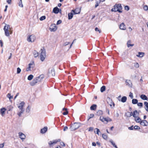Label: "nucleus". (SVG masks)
Wrapping results in <instances>:
<instances>
[{
	"instance_id": "nucleus-1",
	"label": "nucleus",
	"mask_w": 148,
	"mask_h": 148,
	"mask_svg": "<svg viewBox=\"0 0 148 148\" xmlns=\"http://www.w3.org/2000/svg\"><path fill=\"white\" fill-rule=\"evenodd\" d=\"M122 9L121 5L120 4H116L114 6V8L112 9V12H118L119 13H122V11L121 10Z\"/></svg>"
},
{
	"instance_id": "nucleus-2",
	"label": "nucleus",
	"mask_w": 148,
	"mask_h": 148,
	"mask_svg": "<svg viewBox=\"0 0 148 148\" xmlns=\"http://www.w3.org/2000/svg\"><path fill=\"white\" fill-rule=\"evenodd\" d=\"M3 30L5 32V35L7 36H9L10 32V34L12 33L11 29L10 27V25H9L6 24L4 27Z\"/></svg>"
},
{
	"instance_id": "nucleus-3",
	"label": "nucleus",
	"mask_w": 148,
	"mask_h": 148,
	"mask_svg": "<svg viewBox=\"0 0 148 148\" xmlns=\"http://www.w3.org/2000/svg\"><path fill=\"white\" fill-rule=\"evenodd\" d=\"M80 127L79 123H74L70 127V129L71 131H73L78 128Z\"/></svg>"
},
{
	"instance_id": "nucleus-4",
	"label": "nucleus",
	"mask_w": 148,
	"mask_h": 148,
	"mask_svg": "<svg viewBox=\"0 0 148 148\" xmlns=\"http://www.w3.org/2000/svg\"><path fill=\"white\" fill-rule=\"evenodd\" d=\"M107 103L110 105L112 108H113L114 107L115 104L113 102L112 100L110 97H108L107 98Z\"/></svg>"
},
{
	"instance_id": "nucleus-5",
	"label": "nucleus",
	"mask_w": 148,
	"mask_h": 148,
	"mask_svg": "<svg viewBox=\"0 0 148 148\" xmlns=\"http://www.w3.org/2000/svg\"><path fill=\"white\" fill-rule=\"evenodd\" d=\"M40 60L42 61H43L46 57V53L45 50L41 49V52L40 54Z\"/></svg>"
},
{
	"instance_id": "nucleus-6",
	"label": "nucleus",
	"mask_w": 148,
	"mask_h": 148,
	"mask_svg": "<svg viewBox=\"0 0 148 148\" xmlns=\"http://www.w3.org/2000/svg\"><path fill=\"white\" fill-rule=\"evenodd\" d=\"M36 39V38L34 35H30L27 38V40L29 42H34Z\"/></svg>"
},
{
	"instance_id": "nucleus-7",
	"label": "nucleus",
	"mask_w": 148,
	"mask_h": 148,
	"mask_svg": "<svg viewBox=\"0 0 148 148\" xmlns=\"http://www.w3.org/2000/svg\"><path fill=\"white\" fill-rule=\"evenodd\" d=\"M57 29V27L56 25L54 24H53L51 25L49 29L51 32H55Z\"/></svg>"
},
{
	"instance_id": "nucleus-8",
	"label": "nucleus",
	"mask_w": 148,
	"mask_h": 148,
	"mask_svg": "<svg viewBox=\"0 0 148 148\" xmlns=\"http://www.w3.org/2000/svg\"><path fill=\"white\" fill-rule=\"evenodd\" d=\"M44 75L43 74H42L38 77H37L35 78L36 81L37 82H38L41 81V80L44 77Z\"/></svg>"
},
{
	"instance_id": "nucleus-9",
	"label": "nucleus",
	"mask_w": 148,
	"mask_h": 148,
	"mask_svg": "<svg viewBox=\"0 0 148 148\" xmlns=\"http://www.w3.org/2000/svg\"><path fill=\"white\" fill-rule=\"evenodd\" d=\"M34 62H32V63H30L29 64V67L26 69V71H31V68H34Z\"/></svg>"
},
{
	"instance_id": "nucleus-10",
	"label": "nucleus",
	"mask_w": 148,
	"mask_h": 148,
	"mask_svg": "<svg viewBox=\"0 0 148 148\" xmlns=\"http://www.w3.org/2000/svg\"><path fill=\"white\" fill-rule=\"evenodd\" d=\"M80 10L78 8H76L74 10H72L71 12H73L74 14H79L80 12Z\"/></svg>"
},
{
	"instance_id": "nucleus-11",
	"label": "nucleus",
	"mask_w": 148,
	"mask_h": 148,
	"mask_svg": "<svg viewBox=\"0 0 148 148\" xmlns=\"http://www.w3.org/2000/svg\"><path fill=\"white\" fill-rule=\"evenodd\" d=\"M148 123V122L146 120H143V121H141L140 122V124L143 126H147V123Z\"/></svg>"
},
{
	"instance_id": "nucleus-12",
	"label": "nucleus",
	"mask_w": 148,
	"mask_h": 148,
	"mask_svg": "<svg viewBox=\"0 0 148 148\" xmlns=\"http://www.w3.org/2000/svg\"><path fill=\"white\" fill-rule=\"evenodd\" d=\"M59 10V9L57 7H56L53 8V12L54 13L57 14L60 12Z\"/></svg>"
},
{
	"instance_id": "nucleus-13",
	"label": "nucleus",
	"mask_w": 148,
	"mask_h": 148,
	"mask_svg": "<svg viewBox=\"0 0 148 148\" xmlns=\"http://www.w3.org/2000/svg\"><path fill=\"white\" fill-rule=\"evenodd\" d=\"M20 138L22 140L24 139L25 138V135L22 132L18 133Z\"/></svg>"
},
{
	"instance_id": "nucleus-14",
	"label": "nucleus",
	"mask_w": 148,
	"mask_h": 148,
	"mask_svg": "<svg viewBox=\"0 0 148 148\" xmlns=\"http://www.w3.org/2000/svg\"><path fill=\"white\" fill-rule=\"evenodd\" d=\"M25 104V103L22 101L19 104V106H18V108L20 110H23L24 109L23 108V106Z\"/></svg>"
},
{
	"instance_id": "nucleus-15",
	"label": "nucleus",
	"mask_w": 148,
	"mask_h": 148,
	"mask_svg": "<svg viewBox=\"0 0 148 148\" xmlns=\"http://www.w3.org/2000/svg\"><path fill=\"white\" fill-rule=\"evenodd\" d=\"M97 105L96 104H93L90 107V109L92 110H95L97 108Z\"/></svg>"
},
{
	"instance_id": "nucleus-16",
	"label": "nucleus",
	"mask_w": 148,
	"mask_h": 148,
	"mask_svg": "<svg viewBox=\"0 0 148 148\" xmlns=\"http://www.w3.org/2000/svg\"><path fill=\"white\" fill-rule=\"evenodd\" d=\"M120 28L121 29L125 30L126 29L125 25H124V23H121L120 25Z\"/></svg>"
},
{
	"instance_id": "nucleus-17",
	"label": "nucleus",
	"mask_w": 148,
	"mask_h": 148,
	"mask_svg": "<svg viewBox=\"0 0 148 148\" xmlns=\"http://www.w3.org/2000/svg\"><path fill=\"white\" fill-rule=\"evenodd\" d=\"M47 130V127H45L42 129H41L40 130V132L42 134L45 133Z\"/></svg>"
},
{
	"instance_id": "nucleus-18",
	"label": "nucleus",
	"mask_w": 148,
	"mask_h": 148,
	"mask_svg": "<svg viewBox=\"0 0 148 148\" xmlns=\"http://www.w3.org/2000/svg\"><path fill=\"white\" fill-rule=\"evenodd\" d=\"M140 98L143 100H147L148 98L147 96L144 95H142L140 96Z\"/></svg>"
},
{
	"instance_id": "nucleus-19",
	"label": "nucleus",
	"mask_w": 148,
	"mask_h": 148,
	"mask_svg": "<svg viewBox=\"0 0 148 148\" xmlns=\"http://www.w3.org/2000/svg\"><path fill=\"white\" fill-rule=\"evenodd\" d=\"M6 109L5 108H2L0 110L1 114L2 116H3V114H5Z\"/></svg>"
},
{
	"instance_id": "nucleus-20",
	"label": "nucleus",
	"mask_w": 148,
	"mask_h": 148,
	"mask_svg": "<svg viewBox=\"0 0 148 148\" xmlns=\"http://www.w3.org/2000/svg\"><path fill=\"white\" fill-rule=\"evenodd\" d=\"M37 83V82H36V79L35 78H34L32 82H30V84L32 86H34Z\"/></svg>"
},
{
	"instance_id": "nucleus-21",
	"label": "nucleus",
	"mask_w": 148,
	"mask_h": 148,
	"mask_svg": "<svg viewBox=\"0 0 148 148\" xmlns=\"http://www.w3.org/2000/svg\"><path fill=\"white\" fill-rule=\"evenodd\" d=\"M127 100V98L126 97V96H123V97L121 100H119V101H121L123 103H125V102Z\"/></svg>"
},
{
	"instance_id": "nucleus-22",
	"label": "nucleus",
	"mask_w": 148,
	"mask_h": 148,
	"mask_svg": "<svg viewBox=\"0 0 148 148\" xmlns=\"http://www.w3.org/2000/svg\"><path fill=\"white\" fill-rule=\"evenodd\" d=\"M73 16V14L72 12L69 13L68 14V19L70 20L71 19Z\"/></svg>"
},
{
	"instance_id": "nucleus-23",
	"label": "nucleus",
	"mask_w": 148,
	"mask_h": 148,
	"mask_svg": "<svg viewBox=\"0 0 148 148\" xmlns=\"http://www.w3.org/2000/svg\"><path fill=\"white\" fill-rule=\"evenodd\" d=\"M138 55H137V56L140 58L143 57L144 55V53L143 52H138Z\"/></svg>"
},
{
	"instance_id": "nucleus-24",
	"label": "nucleus",
	"mask_w": 148,
	"mask_h": 148,
	"mask_svg": "<svg viewBox=\"0 0 148 148\" xmlns=\"http://www.w3.org/2000/svg\"><path fill=\"white\" fill-rule=\"evenodd\" d=\"M49 73H51V74L53 76H54L55 75V71L54 69V68H52L51 69V71L49 72Z\"/></svg>"
},
{
	"instance_id": "nucleus-25",
	"label": "nucleus",
	"mask_w": 148,
	"mask_h": 148,
	"mask_svg": "<svg viewBox=\"0 0 148 148\" xmlns=\"http://www.w3.org/2000/svg\"><path fill=\"white\" fill-rule=\"evenodd\" d=\"M33 54L34 57H37L39 55L38 52L36 50L34 51L33 52Z\"/></svg>"
},
{
	"instance_id": "nucleus-26",
	"label": "nucleus",
	"mask_w": 148,
	"mask_h": 148,
	"mask_svg": "<svg viewBox=\"0 0 148 148\" xmlns=\"http://www.w3.org/2000/svg\"><path fill=\"white\" fill-rule=\"evenodd\" d=\"M135 120L136 121L137 123H140L141 121V119L138 116H136V118H135Z\"/></svg>"
},
{
	"instance_id": "nucleus-27",
	"label": "nucleus",
	"mask_w": 148,
	"mask_h": 148,
	"mask_svg": "<svg viewBox=\"0 0 148 148\" xmlns=\"http://www.w3.org/2000/svg\"><path fill=\"white\" fill-rule=\"evenodd\" d=\"M110 142L111 143L112 145L113 146L115 147V148H118L117 147V146L115 145V143L113 141L110 140Z\"/></svg>"
},
{
	"instance_id": "nucleus-28",
	"label": "nucleus",
	"mask_w": 148,
	"mask_h": 148,
	"mask_svg": "<svg viewBox=\"0 0 148 148\" xmlns=\"http://www.w3.org/2000/svg\"><path fill=\"white\" fill-rule=\"evenodd\" d=\"M103 113V111L101 110H98L97 112V115L99 116L102 114Z\"/></svg>"
},
{
	"instance_id": "nucleus-29",
	"label": "nucleus",
	"mask_w": 148,
	"mask_h": 148,
	"mask_svg": "<svg viewBox=\"0 0 148 148\" xmlns=\"http://www.w3.org/2000/svg\"><path fill=\"white\" fill-rule=\"evenodd\" d=\"M138 101L136 99H133L132 100V102L133 104H135L138 103Z\"/></svg>"
},
{
	"instance_id": "nucleus-30",
	"label": "nucleus",
	"mask_w": 148,
	"mask_h": 148,
	"mask_svg": "<svg viewBox=\"0 0 148 148\" xmlns=\"http://www.w3.org/2000/svg\"><path fill=\"white\" fill-rule=\"evenodd\" d=\"M21 110L19 112H18L17 113V114L19 116V117H20L21 116V114L23 113V112L24 111V110Z\"/></svg>"
},
{
	"instance_id": "nucleus-31",
	"label": "nucleus",
	"mask_w": 148,
	"mask_h": 148,
	"mask_svg": "<svg viewBox=\"0 0 148 148\" xmlns=\"http://www.w3.org/2000/svg\"><path fill=\"white\" fill-rule=\"evenodd\" d=\"M106 90V86H102L101 88L100 91L101 92H103Z\"/></svg>"
},
{
	"instance_id": "nucleus-32",
	"label": "nucleus",
	"mask_w": 148,
	"mask_h": 148,
	"mask_svg": "<svg viewBox=\"0 0 148 148\" xmlns=\"http://www.w3.org/2000/svg\"><path fill=\"white\" fill-rule=\"evenodd\" d=\"M103 138L105 140H107L108 138L107 136L105 134H103L102 135Z\"/></svg>"
},
{
	"instance_id": "nucleus-33",
	"label": "nucleus",
	"mask_w": 148,
	"mask_h": 148,
	"mask_svg": "<svg viewBox=\"0 0 148 148\" xmlns=\"http://www.w3.org/2000/svg\"><path fill=\"white\" fill-rule=\"evenodd\" d=\"M33 76L32 75H30L28 77L27 79L29 80H31L33 79Z\"/></svg>"
},
{
	"instance_id": "nucleus-34",
	"label": "nucleus",
	"mask_w": 148,
	"mask_h": 148,
	"mask_svg": "<svg viewBox=\"0 0 148 148\" xmlns=\"http://www.w3.org/2000/svg\"><path fill=\"white\" fill-rule=\"evenodd\" d=\"M18 5L21 7H23V5L22 4V0H20L18 3Z\"/></svg>"
},
{
	"instance_id": "nucleus-35",
	"label": "nucleus",
	"mask_w": 148,
	"mask_h": 148,
	"mask_svg": "<svg viewBox=\"0 0 148 148\" xmlns=\"http://www.w3.org/2000/svg\"><path fill=\"white\" fill-rule=\"evenodd\" d=\"M138 113L137 111L136 110H135L133 112V113L132 114L133 116L134 117L136 118V114H137Z\"/></svg>"
},
{
	"instance_id": "nucleus-36",
	"label": "nucleus",
	"mask_w": 148,
	"mask_h": 148,
	"mask_svg": "<svg viewBox=\"0 0 148 148\" xmlns=\"http://www.w3.org/2000/svg\"><path fill=\"white\" fill-rule=\"evenodd\" d=\"M96 4L95 5V8H96L98 6L99 4L100 3V1H97L95 2Z\"/></svg>"
},
{
	"instance_id": "nucleus-37",
	"label": "nucleus",
	"mask_w": 148,
	"mask_h": 148,
	"mask_svg": "<svg viewBox=\"0 0 148 148\" xmlns=\"http://www.w3.org/2000/svg\"><path fill=\"white\" fill-rule=\"evenodd\" d=\"M46 16H41L40 18V21H43L46 18Z\"/></svg>"
},
{
	"instance_id": "nucleus-38",
	"label": "nucleus",
	"mask_w": 148,
	"mask_h": 148,
	"mask_svg": "<svg viewBox=\"0 0 148 148\" xmlns=\"http://www.w3.org/2000/svg\"><path fill=\"white\" fill-rule=\"evenodd\" d=\"M30 107L29 106L26 108V112L29 113L30 111Z\"/></svg>"
},
{
	"instance_id": "nucleus-39",
	"label": "nucleus",
	"mask_w": 148,
	"mask_h": 148,
	"mask_svg": "<svg viewBox=\"0 0 148 148\" xmlns=\"http://www.w3.org/2000/svg\"><path fill=\"white\" fill-rule=\"evenodd\" d=\"M17 70L16 73L17 74H19L21 72V69L20 68L18 67L17 68Z\"/></svg>"
},
{
	"instance_id": "nucleus-40",
	"label": "nucleus",
	"mask_w": 148,
	"mask_h": 148,
	"mask_svg": "<svg viewBox=\"0 0 148 148\" xmlns=\"http://www.w3.org/2000/svg\"><path fill=\"white\" fill-rule=\"evenodd\" d=\"M134 129L135 130H140V128L138 126L135 125L134 127Z\"/></svg>"
},
{
	"instance_id": "nucleus-41",
	"label": "nucleus",
	"mask_w": 148,
	"mask_h": 148,
	"mask_svg": "<svg viewBox=\"0 0 148 148\" xmlns=\"http://www.w3.org/2000/svg\"><path fill=\"white\" fill-rule=\"evenodd\" d=\"M96 130H97V132L96 134L99 136V132L100 133V131L99 129L98 128H96L95 129Z\"/></svg>"
},
{
	"instance_id": "nucleus-42",
	"label": "nucleus",
	"mask_w": 148,
	"mask_h": 148,
	"mask_svg": "<svg viewBox=\"0 0 148 148\" xmlns=\"http://www.w3.org/2000/svg\"><path fill=\"white\" fill-rule=\"evenodd\" d=\"M137 103V105L138 106H140V107H142L143 106V104L141 102H139Z\"/></svg>"
},
{
	"instance_id": "nucleus-43",
	"label": "nucleus",
	"mask_w": 148,
	"mask_h": 148,
	"mask_svg": "<svg viewBox=\"0 0 148 148\" xmlns=\"http://www.w3.org/2000/svg\"><path fill=\"white\" fill-rule=\"evenodd\" d=\"M104 117L103 116H100V120L103 122H104Z\"/></svg>"
},
{
	"instance_id": "nucleus-44",
	"label": "nucleus",
	"mask_w": 148,
	"mask_h": 148,
	"mask_svg": "<svg viewBox=\"0 0 148 148\" xmlns=\"http://www.w3.org/2000/svg\"><path fill=\"white\" fill-rule=\"evenodd\" d=\"M125 10L128 11L129 10L130 8L128 5H126L125 7Z\"/></svg>"
},
{
	"instance_id": "nucleus-45",
	"label": "nucleus",
	"mask_w": 148,
	"mask_h": 148,
	"mask_svg": "<svg viewBox=\"0 0 148 148\" xmlns=\"http://www.w3.org/2000/svg\"><path fill=\"white\" fill-rule=\"evenodd\" d=\"M143 9L145 10H148V7L147 5H146L144 6Z\"/></svg>"
},
{
	"instance_id": "nucleus-46",
	"label": "nucleus",
	"mask_w": 148,
	"mask_h": 148,
	"mask_svg": "<svg viewBox=\"0 0 148 148\" xmlns=\"http://www.w3.org/2000/svg\"><path fill=\"white\" fill-rule=\"evenodd\" d=\"M95 30L96 31H98L99 33H100L101 32V31L100 30H99L97 27H96L95 28Z\"/></svg>"
},
{
	"instance_id": "nucleus-47",
	"label": "nucleus",
	"mask_w": 148,
	"mask_h": 148,
	"mask_svg": "<svg viewBox=\"0 0 148 148\" xmlns=\"http://www.w3.org/2000/svg\"><path fill=\"white\" fill-rule=\"evenodd\" d=\"M62 21L61 20H59L57 21L56 24L57 25H59V24H60L62 23Z\"/></svg>"
},
{
	"instance_id": "nucleus-48",
	"label": "nucleus",
	"mask_w": 148,
	"mask_h": 148,
	"mask_svg": "<svg viewBox=\"0 0 148 148\" xmlns=\"http://www.w3.org/2000/svg\"><path fill=\"white\" fill-rule=\"evenodd\" d=\"M144 105L146 108L148 107V103L147 101H145L144 103Z\"/></svg>"
},
{
	"instance_id": "nucleus-49",
	"label": "nucleus",
	"mask_w": 148,
	"mask_h": 148,
	"mask_svg": "<svg viewBox=\"0 0 148 148\" xmlns=\"http://www.w3.org/2000/svg\"><path fill=\"white\" fill-rule=\"evenodd\" d=\"M129 96L130 97L131 99H133V93L131 92L130 93Z\"/></svg>"
},
{
	"instance_id": "nucleus-50",
	"label": "nucleus",
	"mask_w": 148,
	"mask_h": 148,
	"mask_svg": "<svg viewBox=\"0 0 148 148\" xmlns=\"http://www.w3.org/2000/svg\"><path fill=\"white\" fill-rule=\"evenodd\" d=\"M94 116V114H91L89 116V119L93 118Z\"/></svg>"
},
{
	"instance_id": "nucleus-51",
	"label": "nucleus",
	"mask_w": 148,
	"mask_h": 148,
	"mask_svg": "<svg viewBox=\"0 0 148 148\" xmlns=\"http://www.w3.org/2000/svg\"><path fill=\"white\" fill-rule=\"evenodd\" d=\"M68 111L67 110H66L65 112H64L63 113V114L64 115H67V114H68Z\"/></svg>"
},
{
	"instance_id": "nucleus-52",
	"label": "nucleus",
	"mask_w": 148,
	"mask_h": 148,
	"mask_svg": "<svg viewBox=\"0 0 148 148\" xmlns=\"http://www.w3.org/2000/svg\"><path fill=\"white\" fill-rule=\"evenodd\" d=\"M134 129V127H133V126L132 125L130 127H129L128 129L130 130H132Z\"/></svg>"
},
{
	"instance_id": "nucleus-53",
	"label": "nucleus",
	"mask_w": 148,
	"mask_h": 148,
	"mask_svg": "<svg viewBox=\"0 0 148 148\" xmlns=\"http://www.w3.org/2000/svg\"><path fill=\"white\" fill-rule=\"evenodd\" d=\"M107 122L108 121H112V119H111L109 117H107Z\"/></svg>"
},
{
	"instance_id": "nucleus-54",
	"label": "nucleus",
	"mask_w": 148,
	"mask_h": 148,
	"mask_svg": "<svg viewBox=\"0 0 148 148\" xmlns=\"http://www.w3.org/2000/svg\"><path fill=\"white\" fill-rule=\"evenodd\" d=\"M70 43V42H64V43L63 45L64 46H66V45H69Z\"/></svg>"
},
{
	"instance_id": "nucleus-55",
	"label": "nucleus",
	"mask_w": 148,
	"mask_h": 148,
	"mask_svg": "<svg viewBox=\"0 0 148 148\" xmlns=\"http://www.w3.org/2000/svg\"><path fill=\"white\" fill-rule=\"evenodd\" d=\"M49 145L50 146H52V145L53 144L52 141H50L49 142Z\"/></svg>"
},
{
	"instance_id": "nucleus-56",
	"label": "nucleus",
	"mask_w": 148,
	"mask_h": 148,
	"mask_svg": "<svg viewBox=\"0 0 148 148\" xmlns=\"http://www.w3.org/2000/svg\"><path fill=\"white\" fill-rule=\"evenodd\" d=\"M60 144L63 147H65V143L63 142H61Z\"/></svg>"
},
{
	"instance_id": "nucleus-57",
	"label": "nucleus",
	"mask_w": 148,
	"mask_h": 148,
	"mask_svg": "<svg viewBox=\"0 0 148 148\" xmlns=\"http://www.w3.org/2000/svg\"><path fill=\"white\" fill-rule=\"evenodd\" d=\"M134 45V44H130L127 45L128 47H130L133 46Z\"/></svg>"
},
{
	"instance_id": "nucleus-58",
	"label": "nucleus",
	"mask_w": 148,
	"mask_h": 148,
	"mask_svg": "<svg viewBox=\"0 0 148 148\" xmlns=\"http://www.w3.org/2000/svg\"><path fill=\"white\" fill-rule=\"evenodd\" d=\"M68 129V127L67 126H65V127H64V129H63V130L64 131H65L66 130H67Z\"/></svg>"
},
{
	"instance_id": "nucleus-59",
	"label": "nucleus",
	"mask_w": 148,
	"mask_h": 148,
	"mask_svg": "<svg viewBox=\"0 0 148 148\" xmlns=\"http://www.w3.org/2000/svg\"><path fill=\"white\" fill-rule=\"evenodd\" d=\"M0 44L1 47H2L3 46V42L1 40H0Z\"/></svg>"
},
{
	"instance_id": "nucleus-60",
	"label": "nucleus",
	"mask_w": 148,
	"mask_h": 148,
	"mask_svg": "<svg viewBox=\"0 0 148 148\" xmlns=\"http://www.w3.org/2000/svg\"><path fill=\"white\" fill-rule=\"evenodd\" d=\"M4 145V143L0 144V148H2Z\"/></svg>"
},
{
	"instance_id": "nucleus-61",
	"label": "nucleus",
	"mask_w": 148,
	"mask_h": 148,
	"mask_svg": "<svg viewBox=\"0 0 148 148\" xmlns=\"http://www.w3.org/2000/svg\"><path fill=\"white\" fill-rule=\"evenodd\" d=\"M7 2L9 4H10L11 3V0H7Z\"/></svg>"
},
{
	"instance_id": "nucleus-62",
	"label": "nucleus",
	"mask_w": 148,
	"mask_h": 148,
	"mask_svg": "<svg viewBox=\"0 0 148 148\" xmlns=\"http://www.w3.org/2000/svg\"><path fill=\"white\" fill-rule=\"evenodd\" d=\"M93 130V128L92 127H90L89 128L88 131H92Z\"/></svg>"
},
{
	"instance_id": "nucleus-63",
	"label": "nucleus",
	"mask_w": 148,
	"mask_h": 148,
	"mask_svg": "<svg viewBox=\"0 0 148 148\" xmlns=\"http://www.w3.org/2000/svg\"><path fill=\"white\" fill-rule=\"evenodd\" d=\"M127 117H130L131 116V114H126V115H125Z\"/></svg>"
},
{
	"instance_id": "nucleus-64",
	"label": "nucleus",
	"mask_w": 148,
	"mask_h": 148,
	"mask_svg": "<svg viewBox=\"0 0 148 148\" xmlns=\"http://www.w3.org/2000/svg\"><path fill=\"white\" fill-rule=\"evenodd\" d=\"M96 144L97 145L99 146L100 147V143L99 142L97 141L96 142Z\"/></svg>"
}]
</instances>
